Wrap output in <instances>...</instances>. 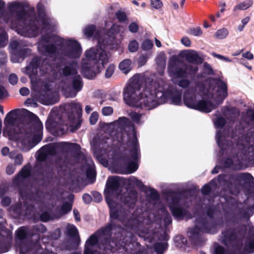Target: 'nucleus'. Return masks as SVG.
Wrapping results in <instances>:
<instances>
[{
    "label": "nucleus",
    "instance_id": "nucleus-1",
    "mask_svg": "<svg viewBox=\"0 0 254 254\" xmlns=\"http://www.w3.org/2000/svg\"><path fill=\"white\" fill-rule=\"evenodd\" d=\"M141 77L139 74L134 75L124 89V99L129 106L151 110L169 98L173 104L181 103V92L171 90L162 79L146 83L140 90Z\"/></svg>",
    "mask_w": 254,
    "mask_h": 254
},
{
    "label": "nucleus",
    "instance_id": "nucleus-2",
    "mask_svg": "<svg viewBox=\"0 0 254 254\" xmlns=\"http://www.w3.org/2000/svg\"><path fill=\"white\" fill-rule=\"evenodd\" d=\"M8 12L2 13L0 22L8 24L18 34L25 37H34L45 30H50L51 20L43 12L41 4L37 5L38 18L36 19L34 8L28 11L24 9L22 2L15 1L7 4Z\"/></svg>",
    "mask_w": 254,
    "mask_h": 254
},
{
    "label": "nucleus",
    "instance_id": "nucleus-3",
    "mask_svg": "<svg viewBox=\"0 0 254 254\" xmlns=\"http://www.w3.org/2000/svg\"><path fill=\"white\" fill-rule=\"evenodd\" d=\"M120 27L114 24L110 28L111 34H103L99 29L93 25L85 27L83 32L87 37H93L98 40L97 47L92 48L85 52V58L82 64V72L88 79L94 78L109 62L110 55L106 52L108 46L114 45V35L120 31Z\"/></svg>",
    "mask_w": 254,
    "mask_h": 254
},
{
    "label": "nucleus",
    "instance_id": "nucleus-4",
    "mask_svg": "<svg viewBox=\"0 0 254 254\" xmlns=\"http://www.w3.org/2000/svg\"><path fill=\"white\" fill-rule=\"evenodd\" d=\"M10 113H9L5 119L4 123L6 127L3 131V134L9 139L16 141L22 150L29 151L41 139L42 124L37 116L32 114L34 121L23 123L11 131L8 127L13 122Z\"/></svg>",
    "mask_w": 254,
    "mask_h": 254
},
{
    "label": "nucleus",
    "instance_id": "nucleus-5",
    "mask_svg": "<svg viewBox=\"0 0 254 254\" xmlns=\"http://www.w3.org/2000/svg\"><path fill=\"white\" fill-rule=\"evenodd\" d=\"M210 83L214 87L210 86L209 89H204L203 94L207 97L213 98L218 102L217 104H213L205 99L197 101L196 96L188 91L184 94L185 104L190 108L204 113H209L215 109L227 97V87L225 82L220 80L212 79Z\"/></svg>",
    "mask_w": 254,
    "mask_h": 254
},
{
    "label": "nucleus",
    "instance_id": "nucleus-6",
    "mask_svg": "<svg viewBox=\"0 0 254 254\" xmlns=\"http://www.w3.org/2000/svg\"><path fill=\"white\" fill-rule=\"evenodd\" d=\"M77 65L73 64L70 66H65L61 67V65H52L49 64L47 60H44L41 64V60L37 57L34 58L31 63L26 67V73L29 75L38 74V69H39L40 75L43 76L46 74H50L56 70H58L62 76L74 75L72 80V86L76 92L79 91L82 87L81 78L78 75L76 70Z\"/></svg>",
    "mask_w": 254,
    "mask_h": 254
},
{
    "label": "nucleus",
    "instance_id": "nucleus-7",
    "mask_svg": "<svg viewBox=\"0 0 254 254\" xmlns=\"http://www.w3.org/2000/svg\"><path fill=\"white\" fill-rule=\"evenodd\" d=\"M131 133L129 136V141L131 143L132 150L130 151V157L122 156L118 162L120 166V172L123 174H131L138 168L136 160L140 156V153L137 142L136 132L133 126L129 127Z\"/></svg>",
    "mask_w": 254,
    "mask_h": 254
},
{
    "label": "nucleus",
    "instance_id": "nucleus-8",
    "mask_svg": "<svg viewBox=\"0 0 254 254\" xmlns=\"http://www.w3.org/2000/svg\"><path fill=\"white\" fill-rule=\"evenodd\" d=\"M113 227L114 226L111 224L91 235L86 242L84 254H96V251L94 250L93 247L100 241H104V245H105L104 248L106 249L114 251V248L118 247L117 242L114 241L108 242V238L111 236Z\"/></svg>",
    "mask_w": 254,
    "mask_h": 254
},
{
    "label": "nucleus",
    "instance_id": "nucleus-9",
    "mask_svg": "<svg viewBox=\"0 0 254 254\" xmlns=\"http://www.w3.org/2000/svg\"><path fill=\"white\" fill-rule=\"evenodd\" d=\"M123 179L120 177L115 176L108 178L106 188L104 190L106 201L110 208V216L112 219H120L121 211L118 212L114 206L113 198L118 196L120 192V186L123 184Z\"/></svg>",
    "mask_w": 254,
    "mask_h": 254
},
{
    "label": "nucleus",
    "instance_id": "nucleus-10",
    "mask_svg": "<svg viewBox=\"0 0 254 254\" xmlns=\"http://www.w3.org/2000/svg\"><path fill=\"white\" fill-rule=\"evenodd\" d=\"M181 195L176 192H172L167 197V201L169 207L172 211L173 215L177 219L183 218L190 219L191 216L188 214L187 211L183 208V206H186L184 204V199L182 198Z\"/></svg>",
    "mask_w": 254,
    "mask_h": 254
},
{
    "label": "nucleus",
    "instance_id": "nucleus-11",
    "mask_svg": "<svg viewBox=\"0 0 254 254\" xmlns=\"http://www.w3.org/2000/svg\"><path fill=\"white\" fill-rule=\"evenodd\" d=\"M79 146L76 143L62 142L50 144L42 147L38 152L37 159L45 160L49 155H53L59 151H68L69 149H78Z\"/></svg>",
    "mask_w": 254,
    "mask_h": 254
},
{
    "label": "nucleus",
    "instance_id": "nucleus-12",
    "mask_svg": "<svg viewBox=\"0 0 254 254\" xmlns=\"http://www.w3.org/2000/svg\"><path fill=\"white\" fill-rule=\"evenodd\" d=\"M59 39L55 36L47 35L42 37L38 44V49L40 53L45 55H51L60 53L61 46L58 44L53 45L52 42Z\"/></svg>",
    "mask_w": 254,
    "mask_h": 254
},
{
    "label": "nucleus",
    "instance_id": "nucleus-13",
    "mask_svg": "<svg viewBox=\"0 0 254 254\" xmlns=\"http://www.w3.org/2000/svg\"><path fill=\"white\" fill-rule=\"evenodd\" d=\"M178 59L176 57H172L169 61L168 70L169 74L173 78L185 76L187 74L195 73L197 71L196 66L188 65L185 69L179 68L177 66Z\"/></svg>",
    "mask_w": 254,
    "mask_h": 254
},
{
    "label": "nucleus",
    "instance_id": "nucleus-14",
    "mask_svg": "<svg viewBox=\"0 0 254 254\" xmlns=\"http://www.w3.org/2000/svg\"><path fill=\"white\" fill-rule=\"evenodd\" d=\"M62 43L66 46L63 54L70 59H76L80 57L82 50L79 44L75 40L71 39H62Z\"/></svg>",
    "mask_w": 254,
    "mask_h": 254
},
{
    "label": "nucleus",
    "instance_id": "nucleus-15",
    "mask_svg": "<svg viewBox=\"0 0 254 254\" xmlns=\"http://www.w3.org/2000/svg\"><path fill=\"white\" fill-rule=\"evenodd\" d=\"M11 60L13 63L21 62L25 57L30 54L31 51L28 48L19 49V43L16 41L11 42L10 44Z\"/></svg>",
    "mask_w": 254,
    "mask_h": 254
},
{
    "label": "nucleus",
    "instance_id": "nucleus-16",
    "mask_svg": "<svg viewBox=\"0 0 254 254\" xmlns=\"http://www.w3.org/2000/svg\"><path fill=\"white\" fill-rule=\"evenodd\" d=\"M37 85L39 89H37L35 87V90H38L40 93L39 99L43 104L50 105L55 104L56 101L50 98H47L45 95L49 96V90L50 89L51 84L49 82H41V80L38 81Z\"/></svg>",
    "mask_w": 254,
    "mask_h": 254
},
{
    "label": "nucleus",
    "instance_id": "nucleus-17",
    "mask_svg": "<svg viewBox=\"0 0 254 254\" xmlns=\"http://www.w3.org/2000/svg\"><path fill=\"white\" fill-rule=\"evenodd\" d=\"M254 132H251L242 137L237 144L238 148L242 152L254 151Z\"/></svg>",
    "mask_w": 254,
    "mask_h": 254
},
{
    "label": "nucleus",
    "instance_id": "nucleus-18",
    "mask_svg": "<svg viewBox=\"0 0 254 254\" xmlns=\"http://www.w3.org/2000/svg\"><path fill=\"white\" fill-rule=\"evenodd\" d=\"M179 57L181 58H185L186 60L192 64H199L202 62L201 58L198 55L197 52L191 50H185L180 51Z\"/></svg>",
    "mask_w": 254,
    "mask_h": 254
},
{
    "label": "nucleus",
    "instance_id": "nucleus-19",
    "mask_svg": "<svg viewBox=\"0 0 254 254\" xmlns=\"http://www.w3.org/2000/svg\"><path fill=\"white\" fill-rule=\"evenodd\" d=\"M236 239V234L231 230L223 232L220 239L221 243L225 245H232Z\"/></svg>",
    "mask_w": 254,
    "mask_h": 254
},
{
    "label": "nucleus",
    "instance_id": "nucleus-20",
    "mask_svg": "<svg viewBox=\"0 0 254 254\" xmlns=\"http://www.w3.org/2000/svg\"><path fill=\"white\" fill-rule=\"evenodd\" d=\"M166 58L163 52L158 53L156 58V63L159 68V73L162 75L166 66Z\"/></svg>",
    "mask_w": 254,
    "mask_h": 254
},
{
    "label": "nucleus",
    "instance_id": "nucleus-21",
    "mask_svg": "<svg viewBox=\"0 0 254 254\" xmlns=\"http://www.w3.org/2000/svg\"><path fill=\"white\" fill-rule=\"evenodd\" d=\"M119 68L125 74H127L132 68V62L129 59H125L119 64Z\"/></svg>",
    "mask_w": 254,
    "mask_h": 254
},
{
    "label": "nucleus",
    "instance_id": "nucleus-22",
    "mask_svg": "<svg viewBox=\"0 0 254 254\" xmlns=\"http://www.w3.org/2000/svg\"><path fill=\"white\" fill-rule=\"evenodd\" d=\"M69 123L66 125L65 127H63L62 128L56 130L55 132V135H61L63 134L68 129V126L72 127L75 123V117L73 115L71 114L68 117Z\"/></svg>",
    "mask_w": 254,
    "mask_h": 254
},
{
    "label": "nucleus",
    "instance_id": "nucleus-23",
    "mask_svg": "<svg viewBox=\"0 0 254 254\" xmlns=\"http://www.w3.org/2000/svg\"><path fill=\"white\" fill-rule=\"evenodd\" d=\"M129 120L126 117L119 118L117 121H115L113 123L114 127L118 128H124L127 130V125L129 123Z\"/></svg>",
    "mask_w": 254,
    "mask_h": 254
},
{
    "label": "nucleus",
    "instance_id": "nucleus-24",
    "mask_svg": "<svg viewBox=\"0 0 254 254\" xmlns=\"http://www.w3.org/2000/svg\"><path fill=\"white\" fill-rule=\"evenodd\" d=\"M128 115L131 120L137 125H141L144 122L143 115L140 113L131 111Z\"/></svg>",
    "mask_w": 254,
    "mask_h": 254
},
{
    "label": "nucleus",
    "instance_id": "nucleus-25",
    "mask_svg": "<svg viewBox=\"0 0 254 254\" xmlns=\"http://www.w3.org/2000/svg\"><path fill=\"white\" fill-rule=\"evenodd\" d=\"M253 1L252 0H246L236 5L233 9L234 11L238 10H244L249 8L252 5Z\"/></svg>",
    "mask_w": 254,
    "mask_h": 254
},
{
    "label": "nucleus",
    "instance_id": "nucleus-26",
    "mask_svg": "<svg viewBox=\"0 0 254 254\" xmlns=\"http://www.w3.org/2000/svg\"><path fill=\"white\" fill-rule=\"evenodd\" d=\"M5 5V2L2 0H0V10L2 9ZM7 41V36L6 33L2 31L0 33V47H3L6 45Z\"/></svg>",
    "mask_w": 254,
    "mask_h": 254
},
{
    "label": "nucleus",
    "instance_id": "nucleus-27",
    "mask_svg": "<svg viewBox=\"0 0 254 254\" xmlns=\"http://www.w3.org/2000/svg\"><path fill=\"white\" fill-rule=\"evenodd\" d=\"M216 139L218 146L222 150L226 149L227 148L226 147H225V142L223 143V141H225L226 137L220 134V132L218 130H217L216 132ZM229 143V142H227V144H226V145H228Z\"/></svg>",
    "mask_w": 254,
    "mask_h": 254
},
{
    "label": "nucleus",
    "instance_id": "nucleus-28",
    "mask_svg": "<svg viewBox=\"0 0 254 254\" xmlns=\"http://www.w3.org/2000/svg\"><path fill=\"white\" fill-rule=\"evenodd\" d=\"M228 34V31L226 28H222L217 30L215 34V37L218 39H224L225 38Z\"/></svg>",
    "mask_w": 254,
    "mask_h": 254
},
{
    "label": "nucleus",
    "instance_id": "nucleus-29",
    "mask_svg": "<svg viewBox=\"0 0 254 254\" xmlns=\"http://www.w3.org/2000/svg\"><path fill=\"white\" fill-rule=\"evenodd\" d=\"M30 173V168L28 166H25L18 175V178H26L29 176Z\"/></svg>",
    "mask_w": 254,
    "mask_h": 254
},
{
    "label": "nucleus",
    "instance_id": "nucleus-30",
    "mask_svg": "<svg viewBox=\"0 0 254 254\" xmlns=\"http://www.w3.org/2000/svg\"><path fill=\"white\" fill-rule=\"evenodd\" d=\"M189 33L194 36H200L202 35V31L199 27L190 28Z\"/></svg>",
    "mask_w": 254,
    "mask_h": 254
},
{
    "label": "nucleus",
    "instance_id": "nucleus-31",
    "mask_svg": "<svg viewBox=\"0 0 254 254\" xmlns=\"http://www.w3.org/2000/svg\"><path fill=\"white\" fill-rule=\"evenodd\" d=\"M139 47V44L136 40L131 41L128 46L129 51L130 52H135L137 51Z\"/></svg>",
    "mask_w": 254,
    "mask_h": 254
},
{
    "label": "nucleus",
    "instance_id": "nucleus-32",
    "mask_svg": "<svg viewBox=\"0 0 254 254\" xmlns=\"http://www.w3.org/2000/svg\"><path fill=\"white\" fill-rule=\"evenodd\" d=\"M136 198L137 193L135 191H133L129 197L125 198L123 201L127 203L134 204Z\"/></svg>",
    "mask_w": 254,
    "mask_h": 254
},
{
    "label": "nucleus",
    "instance_id": "nucleus-33",
    "mask_svg": "<svg viewBox=\"0 0 254 254\" xmlns=\"http://www.w3.org/2000/svg\"><path fill=\"white\" fill-rule=\"evenodd\" d=\"M66 230L68 234L72 236H75L78 233L76 228L73 225H67Z\"/></svg>",
    "mask_w": 254,
    "mask_h": 254
},
{
    "label": "nucleus",
    "instance_id": "nucleus-34",
    "mask_svg": "<svg viewBox=\"0 0 254 254\" xmlns=\"http://www.w3.org/2000/svg\"><path fill=\"white\" fill-rule=\"evenodd\" d=\"M167 246L166 243H157L155 245V249L158 254H161L166 249Z\"/></svg>",
    "mask_w": 254,
    "mask_h": 254
},
{
    "label": "nucleus",
    "instance_id": "nucleus-35",
    "mask_svg": "<svg viewBox=\"0 0 254 254\" xmlns=\"http://www.w3.org/2000/svg\"><path fill=\"white\" fill-rule=\"evenodd\" d=\"M153 46V44L149 40H144L142 44H141V48L143 50L145 51H148L150 50Z\"/></svg>",
    "mask_w": 254,
    "mask_h": 254
},
{
    "label": "nucleus",
    "instance_id": "nucleus-36",
    "mask_svg": "<svg viewBox=\"0 0 254 254\" xmlns=\"http://www.w3.org/2000/svg\"><path fill=\"white\" fill-rule=\"evenodd\" d=\"M150 5L152 8L158 9L162 7L163 3L161 0H150Z\"/></svg>",
    "mask_w": 254,
    "mask_h": 254
},
{
    "label": "nucleus",
    "instance_id": "nucleus-37",
    "mask_svg": "<svg viewBox=\"0 0 254 254\" xmlns=\"http://www.w3.org/2000/svg\"><path fill=\"white\" fill-rule=\"evenodd\" d=\"M71 108L77 113H80L82 111V107L80 103L72 102L69 105Z\"/></svg>",
    "mask_w": 254,
    "mask_h": 254
},
{
    "label": "nucleus",
    "instance_id": "nucleus-38",
    "mask_svg": "<svg viewBox=\"0 0 254 254\" xmlns=\"http://www.w3.org/2000/svg\"><path fill=\"white\" fill-rule=\"evenodd\" d=\"M26 235V228L21 227L19 228L16 232L17 237L20 240L23 239Z\"/></svg>",
    "mask_w": 254,
    "mask_h": 254
},
{
    "label": "nucleus",
    "instance_id": "nucleus-39",
    "mask_svg": "<svg viewBox=\"0 0 254 254\" xmlns=\"http://www.w3.org/2000/svg\"><path fill=\"white\" fill-rule=\"evenodd\" d=\"M214 123L217 128H221L225 124V120L222 118H217L214 119Z\"/></svg>",
    "mask_w": 254,
    "mask_h": 254
},
{
    "label": "nucleus",
    "instance_id": "nucleus-40",
    "mask_svg": "<svg viewBox=\"0 0 254 254\" xmlns=\"http://www.w3.org/2000/svg\"><path fill=\"white\" fill-rule=\"evenodd\" d=\"M116 15L118 19L121 22H123L127 19L126 14L123 11L119 10L117 11Z\"/></svg>",
    "mask_w": 254,
    "mask_h": 254
},
{
    "label": "nucleus",
    "instance_id": "nucleus-41",
    "mask_svg": "<svg viewBox=\"0 0 254 254\" xmlns=\"http://www.w3.org/2000/svg\"><path fill=\"white\" fill-rule=\"evenodd\" d=\"M115 70V66L113 64H110L107 68L105 72V76L110 78L113 74Z\"/></svg>",
    "mask_w": 254,
    "mask_h": 254
},
{
    "label": "nucleus",
    "instance_id": "nucleus-42",
    "mask_svg": "<svg viewBox=\"0 0 254 254\" xmlns=\"http://www.w3.org/2000/svg\"><path fill=\"white\" fill-rule=\"evenodd\" d=\"M98 119V114L96 112H93L90 117V122L91 124L94 125Z\"/></svg>",
    "mask_w": 254,
    "mask_h": 254
},
{
    "label": "nucleus",
    "instance_id": "nucleus-43",
    "mask_svg": "<svg viewBox=\"0 0 254 254\" xmlns=\"http://www.w3.org/2000/svg\"><path fill=\"white\" fill-rule=\"evenodd\" d=\"M102 114L104 116H110L113 112V109L111 107H105L102 109Z\"/></svg>",
    "mask_w": 254,
    "mask_h": 254
},
{
    "label": "nucleus",
    "instance_id": "nucleus-44",
    "mask_svg": "<svg viewBox=\"0 0 254 254\" xmlns=\"http://www.w3.org/2000/svg\"><path fill=\"white\" fill-rule=\"evenodd\" d=\"M212 55L220 60L224 61L225 62H231L232 60L229 59L228 58L222 56L221 55L217 54L215 53H212Z\"/></svg>",
    "mask_w": 254,
    "mask_h": 254
},
{
    "label": "nucleus",
    "instance_id": "nucleus-45",
    "mask_svg": "<svg viewBox=\"0 0 254 254\" xmlns=\"http://www.w3.org/2000/svg\"><path fill=\"white\" fill-rule=\"evenodd\" d=\"M181 42L187 47H189L191 45V41L188 37H183L181 40Z\"/></svg>",
    "mask_w": 254,
    "mask_h": 254
},
{
    "label": "nucleus",
    "instance_id": "nucleus-46",
    "mask_svg": "<svg viewBox=\"0 0 254 254\" xmlns=\"http://www.w3.org/2000/svg\"><path fill=\"white\" fill-rule=\"evenodd\" d=\"M71 209V205L70 203H64L62 207V211L63 214H65Z\"/></svg>",
    "mask_w": 254,
    "mask_h": 254
},
{
    "label": "nucleus",
    "instance_id": "nucleus-47",
    "mask_svg": "<svg viewBox=\"0 0 254 254\" xmlns=\"http://www.w3.org/2000/svg\"><path fill=\"white\" fill-rule=\"evenodd\" d=\"M86 175L88 178L94 179L95 176V171L94 169L90 167L87 169L86 172Z\"/></svg>",
    "mask_w": 254,
    "mask_h": 254
},
{
    "label": "nucleus",
    "instance_id": "nucleus-48",
    "mask_svg": "<svg viewBox=\"0 0 254 254\" xmlns=\"http://www.w3.org/2000/svg\"><path fill=\"white\" fill-rule=\"evenodd\" d=\"M9 81L12 85L16 84L18 81L17 76L14 73L11 74L9 76Z\"/></svg>",
    "mask_w": 254,
    "mask_h": 254
},
{
    "label": "nucleus",
    "instance_id": "nucleus-49",
    "mask_svg": "<svg viewBox=\"0 0 254 254\" xmlns=\"http://www.w3.org/2000/svg\"><path fill=\"white\" fill-rule=\"evenodd\" d=\"M128 28L131 32L136 33L138 31V26L137 23L132 22L129 24Z\"/></svg>",
    "mask_w": 254,
    "mask_h": 254
},
{
    "label": "nucleus",
    "instance_id": "nucleus-50",
    "mask_svg": "<svg viewBox=\"0 0 254 254\" xmlns=\"http://www.w3.org/2000/svg\"><path fill=\"white\" fill-rule=\"evenodd\" d=\"M148 57L144 55H141L140 56L138 59V63L140 66H142L145 64L147 62Z\"/></svg>",
    "mask_w": 254,
    "mask_h": 254
},
{
    "label": "nucleus",
    "instance_id": "nucleus-51",
    "mask_svg": "<svg viewBox=\"0 0 254 254\" xmlns=\"http://www.w3.org/2000/svg\"><path fill=\"white\" fill-rule=\"evenodd\" d=\"M97 159L104 166L106 167L108 165V160L103 158L102 156H97Z\"/></svg>",
    "mask_w": 254,
    "mask_h": 254
},
{
    "label": "nucleus",
    "instance_id": "nucleus-52",
    "mask_svg": "<svg viewBox=\"0 0 254 254\" xmlns=\"http://www.w3.org/2000/svg\"><path fill=\"white\" fill-rule=\"evenodd\" d=\"M0 54L1 57L0 58V66H2L6 62V56L5 53L0 52Z\"/></svg>",
    "mask_w": 254,
    "mask_h": 254
},
{
    "label": "nucleus",
    "instance_id": "nucleus-53",
    "mask_svg": "<svg viewBox=\"0 0 254 254\" xmlns=\"http://www.w3.org/2000/svg\"><path fill=\"white\" fill-rule=\"evenodd\" d=\"M224 252L222 247L217 245L215 247V252L216 254H223Z\"/></svg>",
    "mask_w": 254,
    "mask_h": 254
},
{
    "label": "nucleus",
    "instance_id": "nucleus-54",
    "mask_svg": "<svg viewBox=\"0 0 254 254\" xmlns=\"http://www.w3.org/2000/svg\"><path fill=\"white\" fill-rule=\"evenodd\" d=\"M84 202L86 203H89L92 201L91 196L88 194H84L82 196Z\"/></svg>",
    "mask_w": 254,
    "mask_h": 254
},
{
    "label": "nucleus",
    "instance_id": "nucleus-55",
    "mask_svg": "<svg viewBox=\"0 0 254 254\" xmlns=\"http://www.w3.org/2000/svg\"><path fill=\"white\" fill-rule=\"evenodd\" d=\"M190 82L189 80L187 79H183L179 81V85L182 87H187L189 86Z\"/></svg>",
    "mask_w": 254,
    "mask_h": 254
},
{
    "label": "nucleus",
    "instance_id": "nucleus-56",
    "mask_svg": "<svg viewBox=\"0 0 254 254\" xmlns=\"http://www.w3.org/2000/svg\"><path fill=\"white\" fill-rule=\"evenodd\" d=\"M14 159L16 164L20 165L23 161V156L21 154H18L15 156Z\"/></svg>",
    "mask_w": 254,
    "mask_h": 254
},
{
    "label": "nucleus",
    "instance_id": "nucleus-57",
    "mask_svg": "<svg viewBox=\"0 0 254 254\" xmlns=\"http://www.w3.org/2000/svg\"><path fill=\"white\" fill-rule=\"evenodd\" d=\"M210 187L209 185H205L201 189V192L204 194H206L210 191Z\"/></svg>",
    "mask_w": 254,
    "mask_h": 254
},
{
    "label": "nucleus",
    "instance_id": "nucleus-58",
    "mask_svg": "<svg viewBox=\"0 0 254 254\" xmlns=\"http://www.w3.org/2000/svg\"><path fill=\"white\" fill-rule=\"evenodd\" d=\"M19 92L22 96H27L29 93V90L26 87H22L20 89Z\"/></svg>",
    "mask_w": 254,
    "mask_h": 254
},
{
    "label": "nucleus",
    "instance_id": "nucleus-59",
    "mask_svg": "<svg viewBox=\"0 0 254 254\" xmlns=\"http://www.w3.org/2000/svg\"><path fill=\"white\" fill-rule=\"evenodd\" d=\"M15 170V167L13 165H9L6 168V172L7 174L11 175L14 173Z\"/></svg>",
    "mask_w": 254,
    "mask_h": 254
},
{
    "label": "nucleus",
    "instance_id": "nucleus-60",
    "mask_svg": "<svg viewBox=\"0 0 254 254\" xmlns=\"http://www.w3.org/2000/svg\"><path fill=\"white\" fill-rule=\"evenodd\" d=\"M11 202V199L9 197H3L1 201V203L3 206H7Z\"/></svg>",
    "mask_w": 254,
    "mask_h": 254
},
{
    "label": "nucleus",
    "instance_id": "nucleus-61",
    "mask_svg": "<svg viewBox=\"0 0 254 254\" xmlns=\"http://www.w3.org/2000/svg\"><path fill=\"white\" fill-rule=\"evenodd\" d=\"M242 57L248 60H252L254 58L253 55L250 52H247L242 54Z\"/></svg>",
    "mask_w": 254,
    "mask_h": 254
},
{
    "label": "nucleus",
    "instance_id": "nucleus-62",
    "mask_svg": "<svg viewBox=\"0 0 254 254\" xmlns=\"http://www.w3.org/2000/svg\"><path fill=\"white\" fill-rule=\"evenodd\" d=\"M93 196L94 198L95 201L96 202H100L102 199V195L100 193L98 192H95L93 193Z\"/></svg>",
    "mask_w": 254,
    "mask_h": 254
},
{
    "label": "nucleus",
    "instance_id": "nucleus-63",
    "mask_svg": "<svg viewBox=\"0 0 254 254\" xmlns=\"http://www.w3.org/2000/svg\"><path fill=\"white\" fill-rule=\"evenodd\" d=\"M6 92L2 86H0V99L6 95Z\"/></svg>",
    "mask_w": 254,
    "mask_h": 254
},
{
    "label": "nucleus",
    "instance_id": "nucleus-64",
    "mask_svg": "<svg viewBox=\"0 0 254 254\" xmlns=\"http://www.w3.org/2000/svg\"><path fill=\"white\" fill-rule=\"evenodd\" d=\"M73 214L75 220L79 221L80 220L79 212L77 210H73Z\"/></svg>",
    "mask_w": 254,
    "mask_h": 254
}]
</instances>
